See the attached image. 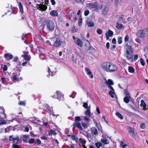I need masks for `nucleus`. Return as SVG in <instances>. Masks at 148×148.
<instances>
[{"label":"nucleus","instance_id":"1","mask_svg":"<svg viewBox=\"0 0 148 148\" xmlns=\"http://www.w3.org/2000/svg\"><path fill=\"white\" fill-rule=\"evenodd\" d=\"M102 68L105 71L108 73L114 72L117 70V67L115 64L108 62L103 63Z\"/></svg>","mask_w":148,"mask_h":148},{"label":"nucleus","instance_id":"2","mask_svg":"<svg viewBox=\"0 0 148 148\" xmlns=\"http://www.w3.org/2000/svg\"><path fill=\"white\" fill-rule=\"evenodd\" d=\"M126 53L125 56L127 59L130 60L132 59L133 56V50L132 49V47L130 45H127L126 46Z\"/></svg>","mask_w":148,"mask_h":148},{"label":"nucleus","instance_id":"3","mask_svg":"<svg viewBox=\"0 0 148 148\" xmlns=\"http://www.w3.org/2000/svg\"><path fill=\"white\" fill-rule=\"evenodd\" d=\"M136 35L140 38H143L148 36V28L143 29H140L138 31Z\"/></svg>","mask_w":148,"mask_h":148},{"label":"nucleus","instance_id":"4","mask_svg":"<svg viewBox=\"0 0 148 148\" xmlns=\"http://www.w3.org/2000/svg\"><path fill=\"white\" fill-rule=\"evenodd\" d=\"M87 7L89 9H93L95 11L101 9L102 6L99 5L97 2L94 3H88L86 4Z\"/></svg>","mask_w":148,"mask_h":148},{"label":"nucleus","instance_id":"5","mask_svg":"<svg viewBox=\"0 0 148 148\" xmlns=\"http://www.w3.org/2000/svg\"><path fill=\"white\" fill-rule=\"evenodd\" d=\"M46 28L48 31L52 32L55 29V23L51 20H47L46 21Z\"/></svg>","mask_w":148,"mask_h":148},{"label":"nucleus","instance_id":"6","mask_svg":"<svg viewBox=\"0 0 148 148\" xmlns=\"http://www.w3.org/2000/svg\"><path fill=\"white\" fill-rule=\"evenodd\" d=\"M56 94L57 95V97L56 96L53 95L52 96L53 98H57L59 101H62L64 100L63 95L59 91H57Z\"/></svg>","mask_w":148,"mask_h":148},{"label":"nucleus","instance_id":"7","mask_svg":"<svg viewBox=\"0 0 148 148\" xmlns=\"http://www.w3.org/2000/svg\"><path fill=\"white\" fill-rule=\"evenodd\" d=\"M73 38L75 44L80 47L82 46L83 43L79 39L75 38L74 36H73Z\"/></svg>","mask_w":148,"mask_h":148},{"label":"nucleus","instance_id":"8","mask_svg":"<svg viewBox=\"0 0 148 148\" xmlns=\"http://www.w3.org/2000/svg\"><path fill=\"white\" fill-rule=\"evenodd\" d=\"M62 43V41H61L60 39L59 38H58L56 39L53 45L54 47L57 48L60 46Z\"/></svg>","mask_w":148,"mask_h":148},{"label":"nucleus","instance_id":"9","mask_svg":"<svg viewBox=\"0 0 148 148\" xmlns=\"http://www.w3.org/2000/svg\"><path fill=\"white\" fill-rule=\"evenodd\" d=\"M2 83L5 85L8 84V82L10 81L9 77L8 76H5L1 78Z\"/></svg>","mask_w":148,"mask_h":148},{"label":"nucleus","instance_id":"10","mask_svg":"<svg viewBox=\"0 0 148 148\" xmlns=\"http://www.w3.org/2000/svg\"><path fill=\"white\" fill-rule=\"evenodd\" d=\"M44 110L49 113H51L53 112L52 107H50L48 105L46 104L44 106Z\"/></svg>","mask_w":148,"mask_h":148},{"label":"nucleus","instance_id":"11","mask_svg":"<svg viewBox=\"0 0 148 148\" xmlns=\"http://www.w3.org/2000/svg\"><path fill=\"white\" fill-rule=\"evenodd\" d=\"M129 132L133 138H134L136 135V134L134 132V129L131 127H128Z\"/></svg>","mask_w":148,"mask_h":148},{"label":"nucleus","instance_id":"12","mask_svg":"<svg viewBox=\"0 0 148 148\" xmlns=\"http://www.w3.org/2000/svg\"><path fill=\"white\" fill-rule=\"evenodd\" d=\"M109 87L110 88H109V89H110L111 90H110L109 92V94L111 97L113 98H114V95H115V94L114 90L112 87L109 86Z\"/></svg>","mask_w":148,"mask_h":148},{"label":"nucleus","instance_id":"13","mask_svg":"<svg viewBox=\"0 0 148 148\" xmlns=\"http://www.w3.org/2000/svg\"><path fill=\"white\" fill-rule=\"evenodd\" d=\"M105 84L108 86V88H110V86H111L114 84L113 82L110 79H108L107 80H106L105 82Z\"/></svg>","mask_w":148,"mask_h":148},{"label":"nucleus","instance_id":"14","mask_svg":"<svg viewBox=\"0 0 148 148\" xmlns=\"http://www.w3.org/2000/svg\"><path fill=\"white\" fill-rule=\"evenodd\" d=\"M85 69L88 76L91 79L93 78V76L90 70L87 67L85 68Z\"/></svg>","mask_w":148,"mask_h":148},{"label":"nucleus","instance_id":"15","mask_svg":"<svg viewBox=\"0 0 148 148\" xmlns=\"http://www.w3.org/2000/svg\"><path fill=\"white\" fill-rule=\"evenodd\" d=\"M113 35V32L110 30H109L106 33L107 40H108L110 37L112 36Z\"/></svg>","mask_w":148,"mask_h":148},{"label":"nucleus","instance_id":"16","mask_svg":"<svg viewBox=\"0 0 148 148\" xmlns=\"http://www.w3.org/2000/svg\"><path fill=\"white\" fill-rule=\"evenodd\" d=\"M21 57H23L25 61H27L28 62L31 59L30 55H28L26 54L22 55L21 56Z\"/></svg>","mask_w":148,"mask_h":148},{"label":"nucleus","instance_id":"17","mask_svg":"<svg viewBox=\"0 0 148 148\" xmlns=\"http://www.w3.org/2000/svg\"><path fill=\"white\" fill-rule=\"evenodd\" d=\"M4 58L7 60H8L12 59L13 58V56L12 54L8 53L5 54Z\"/></svg>","mask_w":148,"mask_h":148},{"label":"nucleus","instance_id":"18","mask_svg":"<svg viewBox=\"0 0 148 148\" xmlns=\"http://www.w3.org/2000/svg\"><path fill=\"white\" fill-rule=\"evenodd\" d=\"M86 25L89 27H92L94 25V23L92 21H86Z\"/></svg>","mask_w":148,"mask_h":148},{"label":"nucleus","instance_id":"19","mask_svg":"<svg viewBox=\"0 0 148 148\" xmlns=\"http://www.w3.org/2000/svg\"><path fill=\"white\" fill-rule=\"evenodd\" d=\"M85 114L88 117H90L91 116L90 109V106H88V108L87 110L84 112Z\"/></svg>","mask_w":148,"mask_h":148},{"label":"nucleus","instance_id":"20","mask_svg":"<svg viewBox=\"0 0 148 148\" xmlns=\"http://www.w3.org/2000/svg\"><path fill=\"white\" fill-rule=\"evenodd\" d=\"M140 106L142 107L143 109V110H146L147 109L146 108V104L144 101L143 100H141V103L140 104Z\"/></svg>","mask_w":148,"mask_h":148},{"label":"nucleus","instance_id":"21","mask_svg":"<svg viewBox=\"0 0 148 148\" xmlns=\"http://www.w3.org/2000/svg\"><path fill=\"white\" fill-rule=\"evenodd\" d=\"M19 139L18 136L14 137L13 136H11L9 137V139L11 141H12L13 142H15V140H17Z\"/></svg>","mask_w":148,"mask_h":148},{"label":"nucleus","instance_id":"22","mask_svg":"<svg viewBox=\"0 0 148 148\" xmlns=\"http://www.w3.org/2000/svg\"><path fill=\"white\" fill-rule=\"evenodd\" d=\"M108 8L106 7H105L104 8H103L102 10L103 14L104 15H106L108 11Z\"/></svg>","mask_w":148,"mask_h":148},{"label":"nucleus","instance_id":"23","mask_svg":"<svg viewBox=\"0 0 148 148\" xmlns=\"http://www.w3.org/2000/svg\"><path fill=\"white\" fill-rule=\"evenodd\" d=\"M50 14L51 16H57L58 15V13L57 10H52L50 12Z\"/></svg>","mask_w":148,"mask_h":148},{"label":"nucleus","instance_id":"24","mask_svg":"<svg viewBox=\"0 0 148 148\" xmlns=\"http://www.w3.org/2000/svg\"><path fill=\"white\" fill-rule=\"evenodd\" d=\"M74 127L77 126L79 129L82 130V127L79 122H75V123L73 124Z\"/></svg>","mask_w":148,"mask_h":148},{"label":"nucleus","instance_id":"25","mask_svg":"<svg viewBox=\"0 0 148 148\" xmlns=\"http://www.w3.org/2000/svg\"><path fill=\"white\" fill-rule=\"evenodd\" d=\"M130 98H131V97L130 96H125L123 99L124 102L126 103H128L130 101Z\"/></svg>","mask_w":148,"mask_h":148},{"label":"nucleus","instance_id":"26","mask_svg":"<svg viewBox=\"0 0 148 148\" xmlns=\"http://www.w3.org/2000/svg\"><path fill=\"white\" fill-rule=\"evenodd\" d=\"M91 131L95 135L97 134L98 132L97 129L95 127H92L91 129Z\"/></svg>","mask_w":148,"mask_h":148},{"label":"nucleus","instance_id":"27","mask_svg":"<svg viewBox=\"0 0 148 148\" xmlns=\"http://www.w3.org/2000/svg\"><path fill=\"white\" fill-rule=\"evenodd\" d=\"M116 27L119 29H121L123 27V25L121 24H119L118 22H117L116 23Z\"/></svg>","mask_w":148,"mask_h":148},{"label":"nucleus","instance_id":"28","mask_svg":"<svg viewBox=\"0 0 148 148\" xmlns=\"http://www.w3.org/2000/svg\"><path fill=\"white\" fill-rule=\"evenodd\" d=\"M18 5L19 8L20 12L22 14L23 13V7L22 5L21 2H19L18 4Z\"/></svg>","mask_w":148,"mask_h":148},{"label":"nucleus","instance_id":"29","mask_svg":"<svg viewBox=\"0 0 148 148\" xmlns=\"http://www.w3.org/2000/svg\"><path fill=\"white\" fill-rule=\"evenodd\" d=\"M29 138V136L26 135H24L23 136V140L26 143L27 142Z\"/></svg>","mask_w":148,"mask_h":148},{"label":"nucleus","instance_id":"30","mask_svg":"<svg viewBox=\"0 0 148 148\" xmlns=\"http://www.w3.org/2000/svg\"><path fill=\"white\" fill-rule=\"evenodd\" d=\"M116 115L118 116L119 118L121 119H122L123 118V115H122V114H120L119 112H116Z\"/></svg>","mask_w":148,"mask_h":148},{"label":"nucleus","instance_id":"31","mask_svg":"<svg viewBox=\"0 0 148 148\" xmlns=\"http://www.w3.org/2000/svg\"><path fill=\"white\" fill-rule=\"evenodd\" d=\"M128 71L131 73H134L135 72L134 69L132 66L128 67Z\"/></svg>","mask_w":148,"mask_h":148},{"label":"nucleus","instance_id":"32","mask_svg":"<svg viewBox=\"0 0 148 148\" xmlns=\"http://www.w3.org/2000/svg\"><path fill=\"white\" fill-rule=\"evenodd\" d=\"M48 72H49V74L51 76H53L55 74V73H56L54 71L51 72L50 71V69L49 68H48Z\"/></svg>","mask_w":148,"mask_h":148},{"label":"nucleus","instance_id":"33","mask_svg":"<svg viewBox=\"0 0 148 148\" xmlns=\"http://www.w3.org/2000/svg\"><path fill=\"white\" fill-rule=\"evenodd\" d=\"M43 50V49L42 47H40L38 46L37 47L36 49V51L37 52H38V51L40 53L42 52Z\"/></svg>","mask_w":148,"mask_h":148},{"label":"nucleus","instance_id":"34","mask_svg":"<svg viewBox=\"0 0 148 148\" xmlns=\"http://www.w3.org/2000/svg\"><path fill=\"white\" fill-rule=\"evenodd\" d=\"M79 141L83 145L85 144L86 143V141L85 139L82 138H79Z\"/></svg>","mask_w":148,"mask_h":148},{"label":"nucleus","instance_id":"35","mask_svg":"<svg viewBox=\"0 0 148 148\" xmlns=\"http://www.w3.org/2000/svg\"><path fill=\"white\" fill-rule=\"evenodd\" d=\"M81 120V118L79 116H77L75 117V122H79Z\"/></svg>","mask_w":148,"mask_h":148},{"label":"nucleus","instance_id":"36","mask_svg":"<svg viewBox=\"0 0 148 148\" xmlns=\"http://www.w3.org/2000/svg\"><path fill=\"white\" fill-rule=\"evenodd\" d=\"M34 121H35V120H34ZM34 123H37V124L40 125H43V123H42V124L41 123V122L39 120H36L35 121H34Z\"/></svg>","mask_w":148,"mask_h":148},{"label":"nucleus","instance_id":"37","mask_svg":"<svg viewBox=\"0 0 148 148\" xmlns=\"http://www.w3.org/2000/svg\"><path fill=\"white\" fill-rule=\"evenodd\" d=\"M122 38L121 37H118V42L119 44H121L122 42Z\"/></svg>","mask_w":148,"mask_h":148},{"label":"nucleus","instance_id":"38","mask_svg":"<svg viewBox=\"0 0 148 148\" xmlns=\"http://www.w3.org/2000/svg\"><path fill=\"white\" fill-rule=\"evenodd\" d=\"M49 134L50 135H55L56 134V133L54 131L51 130L49 133Z\"/></svg>","mask_w":148,"mask_h":148},{"label":"nucleus","instance_id":"39","mask_svg":"<svg viewBox=\"0 0 148 148\" xmlns=\"http://www.w3.org/2000/svg\"><path fill=\"white\" fill-rule=\"evenodd\" d=\"M82 22V17L81 16L80 17L79 19L78 20V25L79 26H80L81 25V23Z\"/></svg>","mask_w":148,"mask_h":148},{"label":"nucleus","instance_id":"40","mask_svg":"<svg viewBox=\"0 0 148 148\" xmlns=\"http://www.w3.org/2000/svg\"><path fill=\"white\" fill-rule=\"evenodd\" d=\"M47 6L45 5H43L41 7V10H42L43 11H45L47 9Z\"/></svg>","mask_w":148,"mask_h":148},{"label":"nucleus","instance_id":"41","mask_svg":"<svg viewBox=\"0 0 148 148\" xmlns=\"http://www.w3.org/2000/svg\"><path fill=\"white\" fill-rule=\"evenodd\" d=\"M97 33L99 34H101L102 32V30L100 29H98L97 30Z\"/></svg>","mask_w":148,"mask_h":148},{"label":"nucleus","instance_id":"42","mask_svg":"<svg viewBox=\"0 0 148 148\" xmlns=\"http://www.w3.org/2000/svg\"><path fill=\"white\" fill-rule=\"evenodd\" d=\"M88 103L86 102H85L84 103L83 106L85 108L88 109Z\"/></svg>","mask_w":148,"mask_h":148},{"label":"nucleus","instance_id":"43","mask_svg":"<svg viewBox=\"0 0 148 148\" xmlns=\"http://www.w3.org/2000/svg\"><path fill=\"white\" fill-rule=\"evenodd\" d=\"M5 123V122L2 118H0V125L3 124Z\"/></svg>","mask_w":148,"mask_h":148},{"label":"nucleus","instance_id":"44","mask_svg":"<svg viewBox=\"0 0 148 148\" xmlns=\"http://www.w3.org/2000/svg\"><path fill=\"white\" fill-rule=\"evenodd\" d=\"M96 146L98 148H99L102 145L101 143H95Z\"/></svg>","mask_w":148,"mask_h":148},{"label":"nucleus","instance_id":"45","mask_svg":"<svg viewBox=\"0 0 148 148\" xmlns=\"http://www.w3.org/2000/svg\"><path fill=\"white\" fill-rule=\"evenodd\" d=\"M45 43L46 44L48 45H52V44L51 42L49 40H47L45 42Z\"/></svg>","mask_w":148,"mask_h":148},{"label":"nucleus","instance_id":"46","mask_svg":"<svg viewBox=\"0 0 148 148\" xmlns=\"http://www.w3.org/2000/svg\"><path fill=\"white\" fill-rule=\"evenodd\" d=\"M12 147L13 148H20V147L18 145L14 144L12 145Z\"/></svg>","mask_w":148,"mask_h":148},{"label":"nucleus","instance_id":"47","mask_svg":"<svg viewBox=\"0 0 148 148\" xmlns=\"http://www.w3.org/2000/svg\"><path fill=\"white\" fill-rule=\"evenodd\" d=\"M26 104V103L24 101H20L19 103V104L20 105L25 106Z\"/></svg>","mask_w":148,"mask_h":148},{"label":"nucleus","instance_id":"48","mask_svg":"<svg viewBox=\"0 0 148 148\" xmlns=\"http://www.w3.org/2000/svg\"><path fill=\"white\" fill-rule=\"evenodd\" d=\"M34 142V139L33 138H31L29 141V143L30 144L33 143Z\"/></svg>","mask_w":148,"mask_h":148},{"label":"nucleus","instance_id":"49","mask_svg":"<svg viewBox=\"0 0 148 148\" xmlns=\"http://www.w3.org/2000/svg\"><path fill=\"white\" fill-rule=\"evenodd\" d=\"M129 37L128 35H127L125 36V42H126L128 41L129 40Z\"/></svg>","mask_w":148,"mask_h":148},{"label":"nucleus","instance_id":"50","mask_svg":"<svg viewBox=\"0 0 148 148\" xmlns=\"http://www.w3.org/2000/svg\"><path fill=\"white\" fill-rule=\"evenodd\" d=\"M36 143L37 145H40L41 144V141L39 139H36Z\"/></svg>","mask_w":148,"mask_h":148},{"label":"nucleus","instance_id":"51","mask_svg":"<svg viewBox=\"0 0 148 148\" xmlns=\"http://www.w3.org/2000/svg\"><path fill=\"white\" fill-rule=\"evenodd\" d=\"M140 62L142 65L143 66L144 65L145 63L144 62V60L142 58H141L140 59Z\"/></svg>","mask_w":148,"mask_h":148},{"label":"nucleus","instance_id":"52","mask_svg":"<svg viewBox=\"0 0 148 148\" xmlns=\"http://www.w3.org/2000/svg\"><path fill=\"white\" fill-rule=\"evenodd\" d=\"M102 142L104 143L105 144H108L107 143V140L106 139H102L101 140Z\"/></svg>","mask_w":148,"mask_h":148},{"label":"nucleus","instance_id":"53","mask_svg":"<svg viewBox=\"0 0 148 148\" xmlns=\"http://www.w3.org/2000/svg\"><path fill=\"white\" fill-rule=\"evenodd\" d=\"M89 11L88 10L85 11L84 12V15L85 16H87L89 13Z\"/></svg>","mask_w":148,"mask_h":148},{"label":"nucleus","instance_id":"54","mask_svg":"<svg viewBox=\"0 0 148 148\" xmlns=\"http://www.w3.org/2000/svg\"><path fill=\"white\" fill-rule=\"evenodd\" d=\"M135 40L136 42H137L139 43H141L140 40L139 38H136L135 39Z\"/></svg>","mask_w":148,"mask_h":148},{"label":"nucleus","instance_id":"55","mask_svg":"<svg viewBox=\"0 0 148 148\" xmlns=\"http://www.w3.org/2000/svg\"><path fill=\"white\" fill-rule=\"evenodd\" d=\"M78 3H83L84 1V0H75Z\"/></svg>","mask_w":148,"mask_h":148},{"label":"nucleus","instance_id":"56","mask_svg":"<svg viewBox=\"0 0 148 148\" xmlns=\"http://www.w3.org/2000/svg\"><path fill=\"white\" fill-rule=\"evenodd\" d=\"M145 127V125L144 123H142L140 125V127L142 129H144Z\"/></svg>","mask_w":148,"mask_h":148},{"label":"nucleus","instance_id":"57","mask_svg":"<svg viewBox=\"0 0 148 148\" xmlns=\"http://www.w3.org/2000/svg\"><path fill=\"white\" fill-rule=\"evenodd\" d=\"M8 67L7 66L5 65H4V66L3 68V70L4 71H5L7 70Z\"/></svg>","mask_w":148,"mask_h":148},{"label":"nucleus","instance_id":"58","mask_svg":"<svg viewBox=\"0 0 148 148\" xmlns=\"http://www.w3.org/2000/svg\"><path fill=\"white\" fill-rule=\"evenodd\" d=\"M138 57V55H136L134 56V61L136 60L137 59Z\"/></svg>","mask_w":148,"mask_h":148},{"label":"nucleus","instance_id":"59","mask_svg":"<svg viewBox=\"0 0 148 148\" xmlns=\"http://www.w3.org/2000/svg\"><path fill=\"white\" fill-rule=\"evenodd\" d=\"M84 119L87 122H89V119L88 118H87L86 116H85L84 117Z\"/></svg>","mask_w":148,"mask_h":148},{"label":"nucleus","instance_id":"60","mask_svg":"<svg viewBox=\"0 0 148 148\" xmlns=\"http://www.w3.org/2000/svg\"><path fill=\"white\" fill-rule=\"evenodd\" d=\"M18 60V58L16 56L14 58L13 61L14 62H16Z\"/></svg>","mask_w":148,"mask_h":148},{"label":"nucleus","instance_id":"61","mask_svg":"<svg viewBox=\"0 0 148 148\" xmlns=\"http://www.w3.org/2000/svg\"><path fill=\"white\" fill-rule=\"evenodd\" d=\"M51 2L53 5H55L56 3L55 0H51Z\"/></svg>","mask_w":148,"mask_h":148},{"label":"nucleus","instance_id":"62","mask_svg":"<svg viewBox=\"0 0 148 148\" xmlns=\"http://www.w3.org/2000/svg\"><path fill=\"white\" fill-rule=\"evenodd\" d=\"M124 93L125 95H127V96H129V93L126 90H124Z\"/></svg>","mask_w":148,"mask_h":148},{"label":"nucleus","instance_id":"63","mask_svg":"<svg viewBox=\"0 0 148 148\" xmlns=\"http://www.w3.org/2000/svg\"><path fill=\"white\" fill-rule=\"evenodd\" d=\"M82 125L85 128H86L87 127V125L84 123H82Z\"/></svg>","mask_w":148,"mask_h":148},{"label":"nucleus","instance_id":"64","mask_svg":"<svg viewBox=\"0 0 148 148\" xmlns=\"http://www.w3.org/2000/svg\"><path fill=\"white\" fill-rule=\"evenodd\" d=\"M112 42L113 44H115L116 42V41L115 38H113L112 40Z\"/></svg>","mask_w":148,"mask_h":148}]
</instances>
